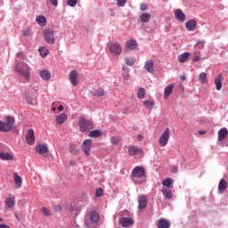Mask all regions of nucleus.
<instances>
[{
    "instance_id": "obj_17",
    "label": "nucleus",
    "mask_w": 228,
    "mask_h": 228,
    "mask_svg": "<svg viewBox=\"0 0 228 228\" xmlns=\"http://www.w3.org/2000/svg\"><path fill=\"white\" fill-rule=\"evenodd\" d=\"M138 44L136 43V40L132 39V40H128L126 43V51H134V49H136Z\"/></svg>"
},
{
    "instance_id": "obj_22",
    "label": "nucleus",
    "mask_w": 228,
    "mask_h": 228,
    "mask_svg": "<svg viewBox=\"0 0 228 228\" xmlns=\"http://www.w3.org/2000/svg\"><path fill=\"white\" fill-rule=\"evenodd\" d=\"M0 159H2V161H12L13 159V155L10 152L1 151Z\"/></svg>"
},
{
    "instance_id": "obj_55",
    "label": "nucleus",
    "mask_w": 228,
    "mask_h": 228,
    "mask_svg": "<svg viewBox=\"0 0 228 228\" xmlns=\"http://www.w3.org/2000/svg\"><path fill=\"white\" fill-rule=\"evenodd\" d=\"M200 60V57L199 56H194L192 59V61H199Z\"/></svg>"
},
{
    "instance_id": "obj_33",
    "label": "nucleus",
    "mask_w": 228,
    "mask_h": 228,
    "mask_svg": "<svg viewBox=\"0 0 228 228\" xmlns=\"http://www.w3.org/2000/svg\"><path fill=\"white\" fill-rule=\"evenodd\" d=\"M125 63L126 65H128V67H133L134 63H136V58L134 57H126L125 58Z\"/></svg>"
},
{
    "instance_id": "obj_28",
    "label": "nucleus",
    "mask_w": 228,
    "mask_h": 228,
    "mask_svg": "<svg viewBox=\"0 0 228 228\" xmlns=\"http://www.w3.org/2000/svg\"><path fill=\"white\" fill-rule=\"evenodd\" d=\"M36 22L41 26V28H44L45 24H47V20L43 15H39L36 18Z\"/></svg>"
},
{
    "instance_id": "obj_1",
    "label": "nucleus",
    "mask_w": 228,
    "mask_h": 228,
    "mask_svg": "<svg viewBox=\"0 0 228 228\" xmlns=\"http://www.w3.org/2000/svg\"><path fill=\"white\" fill-rule=\"evenodd\" d=\"M131 176L135 184H145L147 183V171L142 166L135 167L132 170Z\"/></svg>"
},
{
    "instance_id": "obj_6",
    "label": "nucleus",
    "mask_w": 228,
    "mask_h": 228,
    "mask_svg": "<svg viewBox=\"0 0 228 228\" xmlns=\"http://www.w3.org/2000/svg\"><path fill=\"white\" fill-rule=\"evenodd\" d=\"M170 140V128H166L159 139L160 147H167L168 141Z\"/></svg>"
},
{
    "instance_id": "obj_41",
    "label": "nucleus",
    "mask_w": 228,
    "mask_h": 228,
    "mask_svg": "<svg viewBox=\"0 0 228 228\" xmlns=\"http://www.w3.org/2000/svg\"><path fill=\"white\" fill-rule=\"evenodd\" d=\"M40 55L44 57L47 56V54H49V50L45 47H39L38 49Z\"/></svg>"
},
{
    "instance_id": "obj_51",
    "label": "nucleus",
    "mask_w": 228,
    "mask_h": 228,
    "mask_svg": "<svg viewBox=\"0 0 228 228\" xmlns=\"http://www.w3.org/2000/svg\"><path fill=\"white\" fill-rule=\"evenodd\" d=\"M199 49H204V45H206V41H200L197 43Z\"/></svg>"
},
{
    "instance_id": "obj_47",
    "label": "nucleus",
    "mask_w": 228,
    "mask_h": 228,
    "mask_svg": "<svg viewBox=\"0 0 228 228\" xmlns=\"http://www.w3.org/2000/svg\"><path fill=\"white\" fill-rule=\"evenodd\" d=\"M26 102H28V104H35V100H33V98H31V96L29 95H26L25 96Z\"/></svg>"
},
{
    "instance_id": "obj_9",
    "label": "nucleus",
    "mask_w": 228,
    "mask_h": 228,
    "mask_svg": "<svg viewBox=\"0 0 228 228\" xmlns=\"http://www.w3.org/2000/svg\"><path fill=\"white\" fill-rule=\"evenodd\" d=\"M4 204L9 209L15 208V195L7 194L4 200Z\"/></svg>"
},
{
    "instance_id": "obj_44",
    "label": "nucleus",
    "mask_w": 228,
    "mask_h": 228,
    "mask_svg": "<svg viewBox=\"0 0 228 228\" xmlns=\"http://www.w3.org/2000/svg\"><path fill=\"white\" fill-rule=\"evenodd\" d=\"M104 94H105V93H104V89H98V90H96L95 92H94V95L96 96V97H104Z\"/></svg>"
},
{
    "instance_id": "obj_7",
    "label": "nucleus",
    "mask_w": 228,
    "mask_h": 228,
    "mask_svg": "<svg viewBox=\"0 0 228 228\" xmlns=\"http://www.w3.org/2000/svg\"><path fill=\"white\" fill-rule=\"evenodd\" d=\"M92 139H86L83 142L81 149L86 156H90V151L92 150Z\"/></svg>"
},
{
    "instance_id": "obj_13",
    "label": "nucleus",
    "mask_w": 228,
    "mask_h": 228,
    "mask_svg": "<svg viewBox=\"0 0 228 228\" xmlns=\"http://www.w3.org/2000/svg\"><path fill=\"white\" fill-rule=\"evenodd\" d=\"M77 77H79V73H77V70H71L69 73V81L73 86H77L78 81Z\"/></svg>"
},
{
    "instance_id": "obj_29",
    "label": "nucleus",
    "mask_w": 228,
    "mask_h": 228,
    "mask_svg": "<svg viewBox=\"0 0 228 228\" xmlns=\"http://www.w3.org/2000/svg\"><path fill=\"white\" fill-rule=\"evenodd\" d=\"M225 190H227V181L221 179L218 184V191L224 193Z\"/></svg>"
},
{
    "instance_id": "obj_45",
    "label": "nucleus",
    "mask_w": 228,
    "mask_h": 228,
    "mask_svg": "<svg viewBox=\"0 0 228 228\" xmlns=\"http://www.w3.org/2000/svg\"><path fill=\"white\" fill-rule=\"evenodd\" d=\"M41 213L44 214L45 216H51V210L49 208L43 207L41 208Z\"/></svg>"
},
{
    "instance_id": "obj_39",
    "label": "nucleus",
    "mask_w": 228,
    "mask_h": 228,
    "mask_svg": "<svg viewBox=\"0 0 228 228\" xmlns=\"http://www.w3.org/2000/svg\"><path fill=\"white\" fill-rule=\"evenodd\" d=\"M138 99H145V89L143 87H140L137 91Z\"/></svg>"
},
{
    "instance_id": "obj_11",
    "label": "nucleus",
    "mask_w": 228,
    "mask_h": 228,
    "mask_svg": "<svg viewBox=\"0 0 228 228\" xmlns=\"http://www.w3.org/2000/svg\"><path fill=\"white\" fill-rule=\"evenodd\" d=\"M119 225L125 228L131 227V225H134V220L131 217H121L119 219Z\"/></svg>"
},
{
    "instance_id": "obj_3",
    "label": "nucleus",
    "mask_w": 228,
    "mask_h": 228,
    "mask_svg": "<svg viewBox=\"0 0 228 228\" xmlns=\"http://www.w3.org/2000/svg\"><path fill=\"white\" fill-rule=\"evenodd\" d=\"M15 119L12 117H6L5 122L0 120V131L2 133H10L13 129Z\"/></svg>"
},
{
    "instance_id": "obj_4",
    "label": "nucleus",
    "mask_w": 228,
    "mask_h": 228,
    "mask_svg": "<svg viewBox=\"0 0 228 228\" xmlns=\"http://www.w3.org/2000/svg\"><path fill=\"white\" fill-rule=\"evenodd\" d=\"M78 126L82 133L90 131V129H94V122H92L89 119H86L84 116H81L79 118Z\"/></svg>"
},
{
    "instance_id": "obj_20",
    "label": "nucleus",
    "mask_w": 228,
    "mask_h": 228,
    "mask_svg": "<svg viewBox=\"0 0 228 228\" xmlns=\"http://www.w3.org/2000/svg\"><path fill=\"white\" fill-rule=\"evenodd\" d=\"M227 135H228L227 128H225V127L221 128L218 131V137H217L218 142H224V140H225V138H227Z\"/></svg>"
},
{
    "instance_id": "obj_19",
    "label": "nucleus",
    "mask_w": 228,
    "mask_h": 228,
    "mask_svg": "<svg viewBox=\"0 0 228 228\" xmlns=\"http://www.w3.org/2000/svg\"><path fill=\"white\" fill-rule=\"evenodd\" d=\"M185 28L187 31H195V28H197V20H190L185 23Z\"/></svg>"
},
{
    "instance_id": "obj_2",
    "label": "nucleus",
    "mask_w": 228,
    "mask_h": 228,
    "mask_svg": "<svg viewBox=\"0 0 228 228\" xmlns=\"http://www.w3.org/2000/svg\"><path fill=\"white\" fill-rule=\"evenodd\" d=\"M15 71L22 76L26 81H28L31 73V68L26 62L15 63Z\"/></svg>"
},
{
    "instance_id": "obj_24",
    "label": "nucleus",
    "mask_w": 228,
    "mask_h": 228,
    "mask_svg": "<svg viewBox=\"0 0 228 228\" xmlns=\"http://www.w3.org/2000/svg\"><path fill=\"white\" fill-rule=\"evenodd\" d=\"M172 92H174V84L168 85L164 90V99H168Z\"/></svg>"
},
{
    "instance_id": "obj_12",
    "label": "nucleus",
    "mask_w": 228,
    "mask_h": 228,
    "mask_svg": "<svg viewBox=\"0 0 228 228\" xmlns=\"http://www.w3.org/2000/svg\"><path fill=\"white\" fill-rule=\"evenodd\" d=\"M26 142L28 145H35V130L28 129L26 134Z\"/></svg>"
},
{
    "instance_id": "obj_50",
    "label": "nucleus",
    "mask_w": 228,
    "mask_h": 228,
    "mask_svg": "<svg viewBox=\"0 0 228 228\" xmlns=\"http://www.w3.org/2000/svg\"><path fill=\"white\" fill-rule=\"evenodd\" d=\"M23 36L24 37H31V29L26 28L25 30H23Z\"/></svg>"
},
{
    "instance_id": "obj_58",
    "label": "nucleus",
    "mask_w": 228,
    "mask_h": 228,
    "mask_svg": "<svg viewBox=\"0 0 228 228\" xmlns=\"http://www.w3.org/2000/svg\"><path fill=\"white\" fill-rule=\"evenodd\" d=\"M0 228H10V227H8V225L6 224H0Z\"/></svg>"
},
{
    "instance_id": "obj_27",
    "label": "nucleus",
    "mask_w": 228,
    "mask_h": 228,
    "mask_svg": "<svg viewBox=\"0 0 228 228\" xmlns=\"http://www.w3.org/2000/svg\"><path fill=\"white\" fill-rule=\"evenodd\" d=\"M67 114L61 113V115L56 116L55 122L57 124H64V122H67Z\"/></svg>"
},
{
    "instance_id": "obj_15",
    "label": "nucleus",
    "mask_w": 228,
    "mask_h": 228,
    "mask_svg": "<svg viewBox=\"0 0 228 228\" xmlns=\"http://www.w3.org/2000/svg\"><path fill=\"white\" fill-rule=\"evenodd\" d=\"M138 208L140 209H145L147 208V196L141 195L138 197Z\"/></svg>"
},
{
    "instance_id": "obj_48",
    "label": "nucleus",
    "mask_w": 228,
    "mask_h": 228,
    "mask_svg": "<svg viewBox=\"0 0 228 228\" xmlns=\"http://www.w3.org/2000/svg\"><path fill=\"white\" fill-rule=\"evenodd\" d=\"M68 5L71 6V8H74L76 4H77V0H68Z\"/></svg>"
},
{
    "instance_id": "obj_54",
    "label": "nucleus",
    "mask_w": 228,
    "mask_h": 228,
    "mask_svg": "<svg viewBox=\"0 0 228 228\" xmlns=\"http://www.w3.org/2000/svg\"><path fill=\"white\" fill-rule=\"evenodd\" d=\"M137 140H138V142H142L143 140V135L138 134L137 135Z\"/></svg>"
},
{
    "instance_id": "obj_34",
    "label": "nucleus",
    "mask_w": 228,
    "mask_h": 228,
    "mask_svg": "<svg viewBox=\"0 0 228 228\" xmlns=\"http://www.w3.org/2000/svg\"><path fill=\"white\" fill-rule=\"evenodd\" d=\"M162 193L165 199H172V191L170 189H167V187H163Z\"/></svg>"
},
{
    "instance_id": "obj_42",
    "label": "nucleus",
    "mask_w": 228,
    "mask_h": 228,
    "mask_svg": "<svg viewBox=\"0 0 228 228\" xmlns=\"http://www.w3.org/2000/svg\"><path fill=\"white\" fill-rule=\"evenodd\" d=\"M92 222H99L100 217L99 214L97 212H93L90 216Z\"/></svg>"
},
{
    "instance_id": "obj_5",
    "label": "nucleus",
    "mask_w": 228,
    "mask_h": 228,
    "mask_svg": "<svg viewBox=\"0 0 228 228\" xmlns=\"http://www.w3.org/2000/svg\"><path fill=\"white\" fill-rule=\"evenodd\" d=\"M108 49L110 53L115 56H120V54H122V46L117 42L109 43Z\"/></svg>"
},
{
    "instance_id": "obj_38",
    "label": "nucleus",
    "mask_w": 228,
    "mask_h": 228,
    "mask_svg": "<svg viewBox=\"0 0 228 228\" xmlns=\"http://www.w3.org/2000/svg\"><path fill=\"white\" fill-rule=\"evenodd\" d=\"M15 63H24V53H22V52H20L16 54Z\"/></svg>"
},
{
    "instance_id": "obj_14",
    "label": "nucleus",
    "mask_w": 228,
    "mask_h": 228,
    "mask_svg": "<svg viewBox=\"0 0 228 228\" xmlns=\"http://www.w3.org/2000/svg\"><path fill=\"white\" fill-rule=\"evenodd\" d=\"M144 69L149 74H154V61L148 60L144 63Z\"/></svg>"
},
{
    "instance_id": "obj_60",
    "label": "nucleus",
    "mask_w": 228,
    "mask_h": 228,
    "mask_svg": "<svg viewBox=\"0 0 228 228\" xmlns=\"http://www.w3.org/2000/svg\"><path fill=\"white\" fill-rule=\"evenodd\" d=\"M53 111H56V108H53Z\"/></svg>"
},
{
    "instance_id": "obj_21",
    "label": "nucleus",
    "mask_w": 228,
    "mask_h": 228,
    "mask_svg": "<svg viewBox=\"0 0 228 228\" xmlns=\"http://www.w3.org/2000/svg\"><path fill=\"white\" fill-rule=\"evenodd\" d=\"M13 181L14 185L18 190L22 188V177H20L17 173H14L13 175Z\"/></svg>"
},
{
    "instance_id": "obj_8",
    "label": "nucleus",
    "mask_w": 228,
    "mask_h": 228,
    "mask_svg": "<svg viewBox=\"0 0 228 228\" xmlns=\"http://www.w3.org/2000/svg\"><path fill=\"white\" fill-rule=\"evenodd\" d=\"M129 156H136L143 154V150L142 148H138V146L129 145L127 147Z\"/></svg>"
},
{
    "instance_id": "obj_26",
    "label": "nucleus",
    "mask_w": 228,
    "mask_h": 228,
    "mask_svg": "<svg viewBox=\"0 0 228 228\" xmlns=\"http://www.w3.org/2000/svg\"><path fill=\"white\" fill-rule=\"evenodd\" d=\"M39 75L44 81H49V79H51V72L47 69L41 70Z\"/></svg>"
},
{
    "instance_id": "obj_40",
    "label": "nucleus",
    "mask_w": 228,
    "mask_h": 228,
    "mask_svg": "<svg viewBox=\"0 0 228 228\" xmlns=\"http://www.w3.org/2000/svg\"><path fill=\"white\" fill-rule=\"evenodd\" d=\"M69 152L73 154V156H77V154H79V149H77V146L73 144L69 147Z\"/></svg>"
},
{
    "instance_id": "obj_53",
    "label": "nucleus",
    "mask_w": 228,
    "mask_h": 228,
    "mask_svg": "<svg viewBox=\"0 0 228 228\" xmlns=\"http://www.w3.org/2000/svg\"><path fill=\"white\" fill-rule=\"evenodd\" d=\"M140 8L142 12H145L147 10V4H141Z\"/></svg>"
},
{
    "instance_id": "obj_43",
    "label": "nucleus",
    "mask_w": 228,
    "mask_h": 228,
    "mask_svg": "<svg viewBox=\"0 0 228 228\" xmlns=\"http://www.w3.org/2000/svg\"><path fill=\"white\" fill-rule=\"evenodd\" d=\"M110 142H111L112 145H118V143H120V137H118V136H112L110 138Z\"/></svg>"
},
{
    "instance_id": "obj_25",
    "label": "nucleus",
    "mask_w": 228,
    "mask_h": 228,
    "mask_svg": "<svg viewBox=\"0 0 228 228\" xmlns=\"http://www.w3.org/2000/svg\"><path fill=\"white\" fill-rule=\"evenodd\" d=\"M157 225L158 228H170V222L161 218L157 222Z\"/></svg>"
},
{
    "instance_id": "obj_49",
    "label": "nucleus",
    "mask_w": 228,
    "mask_h": 228,
    "mask_svg": "<svg viewBox=\"0 0 228 228\" xmlns=\"http://www.w3.org/2000/svg\"><path fill=\"white\" fill-rule=\"evenodd\" d=\"M104 195V191L102 188L96 189V197H102Z\"/></svg>"
},
{
    "instance_id": "obj_32",
    "label": "nucleus",
    "mask_w": 228,
    "mask_h": 228,
    "mask_svg": "<svg viewBox=\"0 0 228 228\" xmlns=\"http://www.w3.org/2000/svg\"><path fill=\"white\" fill-rule=\"evenodd\" d=\"M190 58V53H183L178 56L179 63H184Z\"/></svg>"
},
{
    "instance_id": "obj_31",
    "label": "nucleus",
    "mask_w": 228,
    "mask_h": 228,
    "mask_svg": "<svg viewBox=\"0 0 228 228\" xmlns=\"http://www.w3.org/2000/svg\"><path fill=\"white\" fill-rule=\"evenodd\" d=\"M173 184H174V180H172V178H167L162 181V185L167 189L172 188Z\"/></svg>"
},
{
    "instance_id": "obj_35",
    "label": "nucleus",
    "mask_w": 228,
    "mask_h": 228,
    "mask_svg": "<svg viewBox=\"0 0 228 228\" xmlns=\"http://www.w3.org/2000/svg\"><path fill=\"white\" fill-rule=\"evenodd\" d=\"M199 80L200 81L201 85H206V83H208V74H206V72H201L199 75Z\"/></svg>"
},
{
    "instance_id": "obj_46",
    "label": "nucleus",
    "mask_w": 228,
    "mask_h": 228,
    "mask_svg": "<svg viewBox=\"0 0 228 228\" xmlns=\"http://www.w3.org/2000/svg\"><path fill=\"white\" fill-rule=\"evenodd\" d=\"M126 3H127V0H117V4L119 6V8L126 6Z\"/></svg>"
},
{
    "instance_id": "obj_52",
    "label": "nucleus",
    "mask_w": 228,
    "mask_h": 228,
    "mask_svg": "<svg viewBox=\"0 0 228 228\" xmlns=\"http://www.w3.org/2000/svg\"><path fill=\"white\" fill-rule=\"evenodd\" d=\"M53 209L56 213H60L61 211V205H55Z\"/></svg>"
},
{
    "instance_id": "obj_59",
    "label": "nucleus",
    "mask_w": 228,
    "mask_h": 228,
    "mask_svg": "<svg viewBox=\"0 0 228 228\" xmlns=\"http://www.w3.org/2000/svg\"><path fill=\"white\" fill-rule=\"evenodd\" d=\"M198 133L199 134H206V131L204 130H200Z\"/></svg>"
},
{
    "instance_id": "obj_10",
    "label": "nucleus",
    "mask_w": 228,
    "mask_h": 228,
    "mask_svg": "<svg viewBox=\"0 0 228 228\" xmlns=\"http://www.w3.org/2000/svg\"><path fill=\"white\" fill-rule=\"evenodd\" d=\"M43 33L45 40L47 42V44H54V31L45 29Z\"/></svg>"
},
{
    "instance_id": "obj_36",
    "label": "nucleus",
    "mask_w": 228,
    "mask_h": 228,
    "mask_svg": "<svg viewBox=\"0 0 228 228\" xmlns=\"http://www.w3.org/2000/svg\"><path fill=\"white\" fill-rule=\"evenodd\" d=\"M89 136L91 138H99L102 136V132L101 130H93L90 132Z\"/></svg>"
},
{
    "instance_id": "obj_30",
    "label": "nucleus",
    "mask_w": 228,
    "mask_h": 228,
    "mask_svg": "<svg viewBox=\"0 0 228 228\" xmlns=\"http://www.w3.org/2000/svg\"><path fill=\"white\" fill-rule=\"evenodd\" d=\"M216 89L222 90V74H219L215 79Z\"/></svg>"
},
{
    "instance_id": "obj_23",
    "label": "nucleus",
    "mask_w": 228,
    "mask_h": 228,
    "mask_svg": "<svg viewBox=\"0 0 228 228\" xmlns=\"http://www.w3.org/2000/svg\"><path fill=\"white\" fill-rule=\"evenodd\" d=\"M151 13L149 12L142 13L139 16V22H141L142 24H145L149 22V20H151Z\"/></svg>"
},
{
    "instance_id": "obj_37",
    "label": "nucleus",
    "mask_w": 228,
    "mask_h": 228,
    "mask_svg": "<svg viewBox=\"0 0 228 228\" xmlns=\"http://www.w3.org/2000/svg\"><path fill=\"white\" fill-rule=\"evenodd\" d=\"M143 107L147 110H152L154 108V101L152 100H147L143 102Z\"/></svg>"
},
{
    "instance_id": "obj_16",
    "label": "nucleus",
    "mask_w": 228,
    "mask_h": 228,
    "mask_svg": "<svg viewBox=\"0 0 228 228\" xmlns=\"http://www.w3.org/2000/svg\"><path fill=\"white\" fill-rule=\"evenodd\" d=\"M36 152H37V154H41L42 156H45V154L49 152V148H47V146L45 144H39L36 147Z\"/></svg>"
},
{
    "instance_id": "obj_18",
    "label": "nucleus",
    "mask_w": 228,
    "mask_h": 228,
    "mask_svg": "<svg viewBox=\"0 0 228 228\" xmlns=\"http://www.w3.org/2000/svg\"><path fill=\"white\" fill-rule=\"evenodd\" d=\"M175 16L177 20H180V22H184V20H186V14H184V12H183V10L181 9L175 10Z\"/></svg>"
},
{
    "instance_id": "obj_56",
    "label": "nucleus",
    "mask_w": 228,
    "mask_h": 228,
    "mask_svg": "<svg viewBox=\"0 0 228 228\" xmlns=\"http://www.w3.org/2000/svg\"><path fill=\"white\" fill-rule=\"evenodd\" d=\"M63 110H65V108L63 107V105H60V106L58 107V110H59V111H63Z\"/></svg>"
},
{
    "instance_id": "obj_57",
    "label": "nucleus",
    "mask_w": 228,
    "mask_h": 228,
    "mask_svg": "<svg viewBox=\"0 0 228 228\" xmlns=\"http://www.w3.org/2000/svg\"><path fill=\"white\" fill-rule=\"evenodd\" d=\"M180 79H181V81H186V76H184V75L180 76Z\"/></svg>"
},
{
    "instance_id": "obj_61",
    "label": "nucleus",
    "mask_w": 228,
    "mask_h": 228,
    "mask_svg": "<svg viewBox=\"0 0 228 228\" xmlns=\"http://www.w3.org/2000/svg\"><path fill=\"white\" fill-rule=\"evenodd\" d=\"M0 222H3V218L0 217Z\"/></svg>"
}]
</instances>
